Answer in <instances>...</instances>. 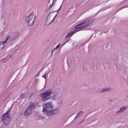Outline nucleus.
<instances>
[{
  "label": "nucleus",
  "mask_w": 128,
  "mask_h": 128,
  "mask_svg": "<svg viewBox=\"0 0 128 128\" xmlns=\"http://www.w3.org/2000/svg\"><path fill=\"white\" fill-rule=\"evenodd\" d=\"M34 14L32 13H31L28 16L26 17V21L27 25L29 26H31L34 24L35 18L34 19Z\"/></svg>",
  "instance_id": "f03ea898"
},
{
  "label": "nucleus",
  "mask_w": 128,
  "mask_h": 128,
  "mask_svg": "<svg viewBox=\"0 0 128 128\" xmlns=\"http://www.w3.org/2000/svg\"><path fill=\"white\" fill-rule=\"evenodd\" d=\"M93 21V19L90 18H88L82 21L81 24L76 26L74 30L68 33L64 38L66 39L72 36L76 32L81 30L83 28L88 26L92 23Z\"/></svg>",
  "instance_id": "f257e3e1"
},
{
  "label": "nucleus",
  "mask_w": 128,
  "mask_h": 128,
  "mask_svg": "<svg viewBox=\"0 0 128 128\" xmlns=\"http://www.w3.org/2000/svg\"><path fill=\"white\" fill-rule=\"evenodd\" d=\"M60 46V44H59L56 46V47L54 48V49H56V48H58Z\"/></svg>",
  "instance_id": "f3484780"
},
{
  "label": "nucleus",
  "mask_w": 128,
  "mask_h": 128,
  "mask_svg": "<svg viewBox=\"0 0 128 128\" xmlns=\"http://www.w3.org/2000/svg\"><path fill=\"white\" fill-rule=\"evenodd\" d=\"M11 55H10V57H11Z\"/></svg>",
  "instance_id": "b1692460"
},
{
  "label": "nucleus",
  "mask_w": 128,
  "mask_h": 128,
  "mask_svg": "<svg viewBox=\"0 0 128 128\" xmlns=\"http://www.w3.org/2000/svg\"><path fill=\"white\" fill-rule=\"evenodd\" d=\"M5 40L4 41L2 42H0V50H2L4 47V44L6 43Z\"/></svg>",
  "instance_id": "9b49d317"
},
{
  "label": "nucleus",
  "mask_w": 128,
  "mask_h": 128,
  "mask_svg": "<svg viewBox=\"0 0 128 128\" xmlns=\"http://www.w3.org/2000/svg\"><path fill=\"white\" fill-rule=\"evenodd\" d=\"M34 103L31 102L30 104L25 110L24 113V115L26 116L30 114L32 112V110L34 108Z\"/></svg>",
  "instance_id": "39448f33"
},
{
  "label": "nucleus",
  "mask_w": 128,
  "mask_h": 128,
  "mask_svg": "<svg viewBox=\"0 0 128 128\" xmlns=\"http://www.w3.org/2000/svg\"><path fill=\"white\" fill-rule=\"evenodd\" d=\"M42 110L47 116H49L57 113L58 111V108H56L54 110H50L47 108H43Z\"/></svg>",
  "instance_id": "20e7f679"
},
{
  "label": "nucleus",
  "mask_w": 128,
  "mask_h": 128,
  "mask_svg": "<svg viewBox=\"0 0 128 128\" xmlns=\"http://www.w3.org/2000/svg\"><path fill=\"white\" fill-rule=\"evenodd\" d=\"M32 94H31L29 96V98H30V97H31L32 96Z\"/></svg>",
  "instance_id": "a211bd4d"
},
{
  "label": "nucleus",
  "mask_w": 128,
  "mask_h": 128,
  "mask_svg": "<svg viewBox=\"0 0 128 128\" xmlns=\"http://www.w3.org/2000/svg\"><path fill=\"white\" fill-rule=\"evenodd\" d=\"M16 35L14 33H12L10 36H8L5 40V42H6L8 40L9 42H12L16 38Z\"/></svg>",
  "instance_id": "0eeeda50"
},
{
  "label": "nucleus",
  "mask_w": 128,
  "mask_h": 128,
  "mask_svg": "<svg viewBox=\"0 0 128 128\" xmlns=\"http://www.w3.org/2000/svg\"><path fill=\"white\" fill-rule=\"evenodd\" d=\"M45 76H44H44H42V77H43V78H44L46 80V77H45Z\"/></svg>",
  "instance_id": "6ab92c4d"
},
{
  "label": "nucleus",
  "mask_w": 128,
  "mask_h": 128,
  "mask_svg": "<svg viewBox=\"0 0 128 128\" xmlns=\"http://www.w3.org/2000/svg\"><path fill=\"white\" fill-rule=\"evenodd\" d=\"M12 106H11L9 108L8 110L2 116L8 117L10 116L9 114L11 111Z\"/></svg>",
  "instance_id": "6e6552de"
},
{
  "label": "nucleus",
  "mask_w": 128,
  "mask_h": 128,
  "mask_svg": "<svg viewBox=\"0 0 128 128\" xmlns=\"http://www.w3.org/2000/svg\"><path fill=\"white\" fill-rule=\"evenodd\" d=\"M57 14H58V13H57L55 15V16L54 17V18H53L52 21V22H50V23H51L52 22H53L54 21V18L57 15Z\"/></svg>",
  "instance_id": "dca6fc26"
},
{
  "label": "nucleus",
  "mask_w": 128,
  "mask_h": 128,
  "mask_svg": "<svg viewBox=\"0 0 128 128\" xmlns=\"http://www.w3.org/2000/svg\"><path fill=\"white\" fill-rule=\"evenodd\" d=\"M53 52V51H52V54H51V55H52V52Z\"/></svg>",
  "instance_id": "4be33fe9"
},
{
  "label": "nucleus",
  "mask_w": 128,
  "mask_h": 128,
  "mask_svg": "<svg viewBox=\"0 0 128 128\" xmlns=\"http://www.w3.org/2000/svg\"><path fill=\"white\" fill-rule=\"evenodd\" d=\"M52 94V92L50 90H48L41 94L40 96L44 101H46L50 99V95Z\"/></svg>",
  "instance_id": "7ed1b4c3"
},
{
  "label": "nucleus",
  "mask_w": 128,
  "mask_h": 128,
  "mask_svg": "<svg viewBox=\"0 0 128 128\" xmlns=\"http://www.w3.org/2000/svg\"><path fill=\"white\" fill-rule=\"evenodd\" d=\"M50 0L49 1V2H48V3H50Z\"/></svg>",
  "instance_id": "393cba45"
},
{
  "label": "nucleus",
  "mask_w": 128,
  "mask_h": 128,
  "mask_svg": "<svg viewBox=\"0 0 128 128\" xmlns=\"http://www.w3.org/2000/svg\"><path fill=\"white\" fill-rule=\"evenodd\" d=\"M2 121L6 125H8L10 122V116H2Z\"/></svg>",
  "instance_id": "423d86ee"
},
{
  "label": "nucleus",
  "mask_w": 128,
  "mask_h": 128,
  "mask_svg": "<svg viewBox=\"0 0 128 128\" xmlns=\"http://www.w3.org/2000/svg\"><path fill=\"white\" fill-rule=\"evenodd\" d=\"M45 106L46 107V108H47L48 109L49 108H53L52 104L50 102L46 103L45 104Z\"/></svg>",
  "instance_id": "9d476101"
},
{
  "label": "nucleus",
  "mask_w": 128,
  "mask_h": 128,
  "mask_svg": "<svg viewBox=\"0 0 128 128\" xmlns=\"http://www.w3.org/2000/svg\"><path fill=\"white\" fill-rule=\"evenodd\" d=\"M47 74V73H45V74H44V76H46V75Z\"/></svg>",
  "instance_id": "aec40b11"
},
{
  "label": "nucleus",
  "mask_w": 128,
  "mask_h": 128,
  "mask_svg": "<svg viewBox=\"0 0 128 128\" xmlns=\"http://www.w3.org/2000/svg\"><path fill=\"white\" fill-rule=\"evenodd\" d=\"M127 107L126 106H123L121 107L120 110L116 112V114L122 112L124 110L126 109Z\"/></svg>",
  "instance_id": "1a4fd4ad"
},
{
  "label": "nucleus",
  "mask_w": 128,
  "mask_h": 128,
  "mask_svg": "<svg viewBox=\"0 0 128 128\" xmlns=\"http://www.w3.org/2000/svg\"><path fill=\"white\" fill-rule=\"evenodd\" d=\"M110 89L109 88H103L102 90L100 91V92H103L107 91Z\"/></svg>",
  "instance_id": "ddd939ff"
},
{
  "label": "nucleus",
  "mask_w": 128,
  "mask_h": 128,
  "mask_svg": "<svg viewBox=\"0 0 128 128\" xmlns=\"http://www.w3.org/2000/svg\"><path fill=\"white\" fill-rule=\"evenodd\" d=\"M50 23H50V24H50Z\"/></svg>",
  "instance_id": "a878e982"
},
{
  "label": "nucleus",
  "mask_w": 128,
  "mask_h": 128,
  "mask_svg": "<svg viewBox=\"0 0 128 128\" xmlns=\"http://www.w3.org/2000/svg\"><path fill=\"white\" fill-rule=\"evenodd\" d=\"M82 122H83V121H82V122H80V123H79V124H80V123H81Z\"/></svg>",
  "instance_id": "5701e85b"
},
{
  "label": "nucleus",
  "mask_w": 128,
  "mask_h": 128,
  "mask_svg": "<svg viewBox=\"0 0 128 128\" xmlns=\"http://www.w3.org/2000/svg\"><path fill=\"white\" fill-rule=\"evenodd\" d=\"M61 6H60V8L58 10H56V11H53V12H58L59 11V10H60V9L61 8Z\"/></svg>",
  "instance_id": "4468645a"
},
{
  "label": "nucleus",
  "mask_w": 128,
  "mask_h": 128,
  "mask_svg": "<svg viewBox=\"0 0 128 128\" xmlns=\"http://www.w3.org/2000/svg\"><path fill=\"white\" fill-rule=\"evenodd\" d=\"M54 0H53V1L52 2V4H50L49 6V8H51L52 7V5L53 4L54 2Z\"/></svg>",
  "instance_id": "2eb2a0df"
},
{
  "label": "nucleus",
  "mask_w": 128,
  "mask_h": 128,
  "mask_svg": "<svg viewBox=\"0 0 128 128\" xmlns=\"http://www.w3.org/2000/svg\"><path fill=\"white\" fill-rule=\"evenodd\" d=\"M67 42V41L65 43H64L63 45H64L66 42Z\"/></svg>",
  "instance_id": "412c9836"
},
{
  "label": "nucleus",
  "mask_w": 128,
  "mask_h": 128,
  "mask_svg": "<svg viewBox=\"0 0 128 128\" xmlns=\"http://www.w3.org/2000/svg\"><path fill=\"white\" fill-rule=\"evenodd\" d=\"M83 112L82 111H80L77 114L75 118H79L83 114Z\"/></svg>",
  "instance_id": "f8f14e48"
}]
</instances>
